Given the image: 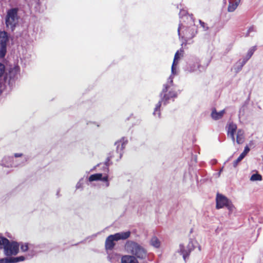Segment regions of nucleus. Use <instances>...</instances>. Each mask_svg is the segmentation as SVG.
<instances>
[{"mask_svg": "<svg viewBox=\"0 0 263 263\" xmlns=\"http://www.w3.org/2000/svg\"><path fill=\"white\" fill-rule=\"evenodd\" d=\"M19 246L18 243L16 241H10L4 237H0V248L4 249L7 256L16 255L19 251Z\"/></svg>", "mask_w": 263, "mask_h": 263, "instance_id": "1", "label": "nucleus"}, {"mask_svg": "<svg viewBox=\"0 0 263 263\" xmlns=\"http://www.w3.org/2000/svg\"><path fill=\"white\" fill-rule=\"evenodd\" d=\"M163 86L164 88H163L161 93V100L156 104L154 111V114H157L158 117H160V107L161 106V103L163 102L164 104H166L171 98H176L177 96V92L174 90H170L167 92L168 88V85L167 84L164 85Z\"/></svg>", "mask_w": 263, "mask_h": 263, "instance_id": "2", "label": "nucleus"}, {"mask_svg": "<svg viewBox=\"0 0 263 263\" xmlns=\"http://www.w3.org/2000/svg\"><path fill=\"white\" fill-rule=\"evenodd\" d=\"M125 248L128 252L139 259H144L146 256V251L138 243L133 241H127L125 245Z\"/></svg>", "mask_w": 263, "mask_h": 263, "instance_id": "3", "label": "nucleus"}, {"mask_svg": "<svg viewBox=\"0 0 263 263\" xmlns=\"http://www.w3.org/2000/svg\"><path fill=\"white\" fill-rule=\"evenodd\" d=\"M18 9L12 8L8 10L6 17L5 24L6 27L13 31L18 23V17L17 15Z\"/></svg>", "mask_w": 263, "mask_h": 263, "instance_id": "4", "label": "nucleus"}, {"mask_svg": "<svg viewBox=\"0 0 263 263\" xmlns=\"http://www.w3.org/2000/svg\"><path fill=\"white\" fill-rule=\"evenodd\" d=\"M110 157H108L105 161V164L106 168L105 169V173L103 174L102 173H97L91 175L88 178V181L89 182H93L96 181H102L106 183V186L109 185V182L108 180V172H109V166L110 163H109Z\"/></svg>", "mask_w": 263, "mask_h": 263, "instance_id": "5", "label": "nucleus"}, {"mask_svg": "<svg viewBox=\"0 0 263 263\" xmlns=\"http://www.w3.org/2000/svg\"><path fill=\"white\" fill-rule=\"evenodd\" d=\"M216 209H219L226 207L230 212H232L234 209V206L233 205L232 202L230 201L226 196L217 194L216 196Z\"/></svg>", "mask_w": 263, "mask_h": 263, "instance_id": "6", "label": "nucleus"}, {"mask_svg": "<svg viewBox=\"0 0 263 263\" xmlns=\"http://www.w3.org/2000/svg\"><path fill=\"white\" fill-rule=\"evenodd\" d=\"M19 72L20 67L18 65L10 67L5 77V82H8L9 85L12 84L17 79Z\"/></svg>", "mask_w": 263, "mask_h": 263, "instance_id": "7", "label": "nucleus"}, {"mask_svg": "<svg viewBox=\"0 0 263 263\" xmlns=\"http://www.w3.org/2000/svg\"><path fill=\"white\" fill-rule=\"evenodd\" d=\"M115 241H117V240H116V237L114 236V235L108 236L105 240V249L109 250H112L115 246Z\"/></svg>", "mask_w": 263, "mask_h": 263, "instance_id": "8", "label": "nucleus"}, {"mask_svg": "<svg viewBox=\"0 0 263 263\" xmlns=\"http://www.w3.org/2000/svg\"><path fill=\"white\" fill-rule=\"evenodd\" d=\"M183 36L182 37L186 40H190L193 38L195 34L197 33L196 31H195V29L192 27L186 28L183 31Z\"/></svg>", "mask_w": 263, "mask_h": 263, "instance_id": "9", "label": "nucleus"}, {"mask_svg": "<svg viewBox=\"0 0 263 263\" xmlns=\"http://www.w3.org/2000/svg\"><path fill=\"white\" fill-rule=\"evenodd\" d=\"M237 129V125L233 122L230 123L228 125L227 134L230 136L233 142L235 141L234 134Z\"/></svg>", "mask_w": 263, "mask_h": 263, "instance_id": "10", "label": "nucleus"}, {"mask_svg": "<svg viewBox=\"0 0 263 263\" xmlns=\"http://www.w3.org/2000/svg\"><path fill=\"white\" fill-rule=\"evenodd\" d=\"M130 232L129 231L126 232H123L120 233H117L114 234V236L116 237L117 241L119 240H125L129 238L130 236Z\"/></svg>", "mask_w": 263, "mask_h": 263, "instance_id": "11", "label": "nucleus"}, {"mask_svg": "<svg viewBox=\"0 0 263 263\" xmlns=\"http://www.w3.org/2000/svg\"><path fill=\"white\" fill-rule=\"evenodd\" d=\"M225 113V110H222L219 112H217L216 108H214L212 109L211 112V117L213 119L215 120H219L223 117L224 114Z\"/></svg>", "mask_w": 263, "mask_h": 263, "instance_id": "12", "label": "nucleus"}, {"mask_svg": "<svg viewBox=\"0 0 263 263\" xmlns=\"http://www.w3.org/2000/svg\"><path fill=\"white\" fill-rule=\"evenodd\" d=\"M121 263H139L134 256L124 255L121 258Z\"/></svg>", "mask_w": 263, "mask_h": 263, "instance_id": "13", "label": "nucleus"}, {"mask_svg": "<svg viewBox=\"0 0 263 263\" xmlns=\"http://www.w3.org/2000/svg\"><path fill=\"white\" fill-rule=\"evenodd\" d=\"M236 142L238 144H242L245 141V133L242 129H238L236 135Z\"/></svg>", "mask_w": 263, "mask_h": 263, "instance_id": "14", "label": "nucleus"}, {"mask_svg": "<svg viewBox=\"0 0 263 263\" xmlns=\"http://www.w3.org/2000/svg\"><path fill=\"white\" fill-rule=\"evenodd\" d=\"M127 143V140H125L124 138H123L120 141H118L117 142H116V145H117V151H122L124 148L125 146Z\"/></svg>", "mask_w": 263, "mask_h": 263, "instance_id": "15", "label": "nucleus"}, {"mask_svg": "<svg viewBox=\"0 0 263 263\" xmlns=\"http://www.w3.org/2000/svg\"><path fill=\"white\" fill-rule=\"evenodd\" d=\"M8 41V36L6 31H0V45L7 44Z\"/></svg>", "mask_w": 263, "mask_h": 263, "instance_id": "16", "label": "nucleus"}, {"mask_svg": "<svg viewBox=\"0 0 263 263\" xmlns=\"http://www.w3.org/2000/svg\"><path fill=\"white\" fill-rule=\"evenodd\" d=\"M256 49V46H253L251 49H250L247 53L246 59H245L243 61V64H245L246 62L252 56Z\"/></svg>", "mask_w": 263, "mask_h": 263, "instance_id": "17", "label": "nucleus"}, {"mask_svg": "<svg viewBox=\"0 0 263 263\" xmlns=\"http://www.w3.org/2000/svg\"><path fill=\"white\" fill-rule=\"evenodd\" d=\"M7 52V44L0 45V58H4Z\"/></svg>", "mask_w": 263, "mask_h": 263, "instance_id": "18", "label": "nucleus"}, {"mask_svg": "<svg viewBox=\"0 0 263 263\" xmlns=\"http://www.w3.org/2000/svg\"><path fill=\"white\" fill-rule=\"evenodd\" d=\"M151 244L155 248H158L160 247V242L157 237L154 236L151 240Z\"/></svg>", "mask_w": 263, "mask_h": 263, "instance_id": "19", "label": "nucleus"}, {"mask_svg": "<svg viewBox=\"0 0 263 263\" xmlns=\"http://www.w3.org/2000/svg\"><path fill=\"white\" fill-rule=\"evenodd\" d=\"M239 2L240 0H238V2H236L235 3H230L228 8V11L233 12L237 8Z\"/></svg>", "mask_w": 263, "mask_h": 263, "instance_id": "20", "label": "nucleus"}, {"mask_svg": "<svg viewBox=\"0 0 263 263\" xmlns=\"http://www.w3.org/2000/svg\"><path fill=\"white\" fill-rule=\"evenodd\" d=\"M183 52V51L181 50L180 51L178 50L175 53V56H174V61H173V62H174V63L178 62V61L180 59V56H182V52Z\"/></svg>", "mask_w": 263, "mask_h": 263, "instance_id": "21", "label": "nucleus"}, {"mask_svg": "<svg viewBox=\"0 0 263 263\" xmlns=\"http://www.w3.org/2000/svg\"><path fill=\"white\" fill-rule=\"evenodd\" d=\"M180 252L183 256L184 259L185 260L186 258L189 256L191 251H186L184 250L182 247H181Z\"/></svg>", "mask_w": 263, "mask_h": 263, "instance_id": "22", "label": "nucleus"}, {"mask_svg": "<svg viewBox=\"0 0 263 263\" xmlns=\"http://www.w3.org/2000/svg\"><path fill=\"white\" fill-rule=\"evenodd\" d=\"M262 177L258 174H255L252 175L251 177V180L253 181L261 180Z\"/></svg>", "mask_w": 263, "mask_h": 263, "instance_id": "23", "label": "nucleus"}, {"mask_svg": "<svg viewBox=\"0 0 263 263\" xmlns=\"http://www.w3.org/2000/svg\"><path fill=\"white\" fill-rule=\"evenodd\" d=\"M245 157L241 155V154L240 155V156L238 157V158L235 160L234 162H233V166L234 167H236L238 163L244 158Z\"/></svg>", "mask_w": 263, "mask_h": 263, "instance_id": "24", "label": "nucleus"}, {"mask_svg": "<svg viewBox=\"0 0 263 263\" xmlns=\"http://www.w3.org/2000/svg\"><path fill=\"white\" fill-rule=\"evenodd\" d=\"M12 258H5L0 259V263H13Z\"/></svg>", "mask_w": 263, "mask_h": 263, "instance_id": "25", "label": "nucleus"}, {"mask_svg": "<svg viewBox=\"0 0 263 263\" xmlns=\"http://www.w3.org/2000/svg\"><path fill=\"white\" fill-rule=\"evenodd\" d=\"M12 260H13L12 262L13 263H15V262H17L20 261H23L25 259V257L24 256H20V257H12Z\"/></svg>", "mask_w": 263, "mask_h": 263, "instance_id": "26", "label": "nucleus"}, {"mask_svg": "<svg viewBox=\"0 0 263 263\" xmlns=\"http://www.w3.org/2000/svg\"><path fill=\"white\" fill-rule=\"evenodd\" d=\"M21 250L23 252H26L28 250V243H22L21 246Z\"/></svg>", "mask_w": 263, "mask_h": 263, "instance_id": "27", "label": "nucleus"}, {"mask_svg": "<svg viewBox=\"0 0 263 263\" xmlns=\"http://www.w3.org/2000/svg\"><path fill=\"white\" fill-rule=\"evenodd\" d=\"M250 149L248 145L246 146L245 147V149L243 152L241 154L244 157L247 155V154L249 152Z\"/></svg>", "mask_w": 263, "mask_h": 263, "instance_id": "28", "label": "nucleus"}, {"mask_svg": "<svg viewBox=\"0 0 263 263\" xmlns=\"http://www.w3.org/2000/svg\"><path fill=\"white\" fill-rule=\"evenodd\" d=\"M178 64V62L174 63L173 62V64L172 65V72L173 74H176V65Z\"/></svg>", "mask_w": 263, "mask_h": 263, "instance_id": "29", "label": "nucleus"}, {"mask_svg": "<svg viewBox=\"0 0 263 263\" xmlns=\"http://www.w3.org/2000/svg\"><path fill=\"white\" fill-rule=\"evenodd\" d=\"M5 66L0 63V78L3 76L5 71Z\"/></svg>", "mask_w": 263, "mask_h": 263, "instance_id": "30", "label": "nucleus"}, {"mask_svg": "<svg viewBox=\"0 0 263 263\" xmlns=\"http://www.w3.org/2000/svg\"><path fill=\"white\" fill-rule=\"evenodd\" d=\"M200 24L201 26L204 29L207 30L208 29V27L206 26V24L204 23L203 22H202L201 20L199 21Z\"/></svg>", "mask_w": 263, "mask_h": 263, "instance_id": "31", "label": "nucleus"}, {"mask_svg": "<svg viewBox=\"0 0 263 263\" xmlns=\"http://www.w3.org/2000/svg\"><path fill=\"white\" fill-rule=\"evenodd\" d=\"M23 156V154L22 153H15L14 154V157H21Z\"/></svg>", "mask_w": 263, "mask_h": 263, "instance_id": "32", "label": "nucleus"}, {"mask_svg": "<svg viewBox=\"0 0 263 263\" xmlns=\"http://www.w3.org/2000/svg\"><path fill=\"white\" fill-rule=\"evenodd\" d=\"M180 28L179 27L178 29V32L179 35H180Z\"/></svg>", "mask_w": 263, "mask_h": 263, "instance_id": "33", "label": "nucleus"}, {"mask_svg": "<svg viewBox=\"0 0 263 263\" xmlns=\"http://www.w3.org/2000/svg\"><path fill=\"white\" fill-rule=\"evenodd\" d=\"M109 155H111V153H109ZM113 157L112 155H110V156H109V157H110V160L112 158V157ZM108 158V157L107 158V159Z\"/></svg>", "mask_w": 263, "mask_h": 263, "instance_id": "34", "label": "nucleus"}, {"mask_svg": "<svg viewBox=\"0 0 263 263\" xmlns=\"http://www.w3.org/2000/svg\"><path fill=\"white\" fill-rule=\"evenodd\" d=\"M252 28H250L249 30V31H252Z\"/></svg>", "mask_w": 263, "mask_h": 263, "instance_id": "35", "label": "nucleus"}]
</instances>
